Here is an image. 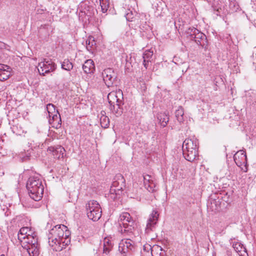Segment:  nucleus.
Returning <instances> with one entry per match:
<instances>
[{
    "instance_id": "46",
    "label": "nucleus",
    "mask_w": 256,
    "mask_h": 256,
    "mask_svg": "<svg viewBox=\"0 0 256 256\" xmlns=\"http://www.w3.org/2000/svg\"><path fill=\"white\" fill-rule=\"evenodd\" d=\"M4 208H2V210L4 213V215L6 216H8L10 213V210L7 206H4Z\"/></svg>"
},
{
    "instance_id": "39",
    "label": "nucleus",
    "mask_w": 256,
    "mask_h": 256,
    "mask_svg": "<svg viewBox=\"0 0 256 256\" xmlns=\"http://www.w3.org/2000/svg\"><path fill=\"white\" fill-rule=\"evenodd\" d=\"M131 58H132L131 56H130L129 58L128 56H126V63L125 67H126V69L128 70H130V67L132 66V62L130 61Z\"/></svg>"
},
{
    "instance_id": "14",
    "label": "nucleus",
    "mask_w": 256,
    "mask_h": 256,
    "mask_svg": "<svg viewBox=\"0 0 256 256\" xmlns=\"http://www.w3.org/2000/svg\"><path fill=\"white\" fill-rule=\"evenodd\" d=\"M26 240L22 244V246H32L34 244H38V238H36V234L34 233L32 234H28L26 235Z\"/></svg>"
},
{
    "instance_id": "23",
    "label": "nucleus",
    "mask_w": 256,
    "mask_h": 256,
    "mask_svg": "<svg viewBox=\"0 0 256 256\" xmlns=\"http://www.w3.org/2000/svg\"><path fill=\"white\" fill-rule=\"evenodd\" d=\"M158 118L160 121V125L162 127H165L169 121V116L168 114L166 113H162L158 114Z\"/></svg>"
},
{
    "instance_id": "47",
    "label": "nucleus",
    "mask_w": 256,
    "mask_h": 256,
    "mask_svg": "<svg viewBox=\"0 0 256 256\" xmlns=\"http://www.w3.org/2000/svg\"><path fill=\"white\" fill-rule=\"evenodd\" d=\"M110 251H108V249L106 248H103V252L102 256H109L108 254Z\"/></svg>"
},
{
    "instance_id": "37",
    "label": "nucleus",
    "mask_w": 256,
    "mask_h": 256,
    "mask_svg": "<svg viewBox=\"0 0 256 256\" xmlns=\"http://www.w3.org/2000/svg\"><path fill=\"white\" fill-rule=\"evenodd\" d=\"M134 14L132 11L128 10V12L126 14L125 16L127 20L132 21L134 17Z\"/></svg>"
},
{
    "instance_id": "40",
    "label": "nucleus",
    "mask_w": 256,
    "mask_h": 256,
    "mask_svg": "<svg viewBox=\"0 0 256 256\" xmlns=\"http://www.w3.org/2000/svg\"><path fill=\"white\" fill-rule=\"evenodd\" d=\"M57 68L56 64L51 60H49V73L54 72Z\"/></svg>"
},
{
    "instance_id": "4",
    "label": "nucleus",
    "mask_w": 256,
    "mask_h": 256,
    "mask_svg": "<svg viewBox=\"0 0 256 256\" xmlns=\"http://www.w3.org/2000/svg\"><path fill=\"white\" fill-rule=\"evenodd\" d=\"M126 187V180L122 175L118 174L114 178L112 185L110 190V196L116 200L118 196L122 194L123 188Z\"/></svg>"
},
{
    "instance_id": "26",
    "label": "nucleus",
    "mask_w": 256,
    "mask_h": 256,
    "mask_svg": "<svg viewBox=\"0 0 256 256\" xmlns=\"http://www.w3.org/2000/svg\"><path fill=\"white\" fill-rule=\"evenodd\" d=\"M101 114L102 116L100 118V125L102 128H106L109 126L110 120L107 116L102 114V112Z\"/></svg>"
},
{
    "instance_id": "16",
    "label": "nucleus",
    "mask_w": 256,
    "mask_h": 256,
    "mask_svg": "<svg viewBox=\"0 0 256 256\" xmlns=\"http://www.w3.org/2000/svg\"><path fill=\"white\" fill-rule=\"evenodd\" d=\"M86 209L87 213L90 212H92L95 210H100L101 208L100 205L96 200H91L86 204Z\"/></svg>"
},
{
    "instance_id": "52",
    "label": "nucleus",
    "mask_w": 256,
    "mask_h": 256,
    "mask_svg": "<svg viewBox=\"0 0 256 256\" xmlns=\"http://www.w3.org/2000/svg\"><path fill=\"white\" fill-rule=\"evenodd\" d=\"M216 256V253L213 254L212 256Z\"/></svg>"
},
{
    "instance_id": "45",
    "label": "nucleus",
    "mask_w": 256,
    "mask_h": 256,
    "mask_svg": "<svg viewBox=\"0 0 256 256\" xmlns=\"http://www.w3.org/2000/svg\"><path fill=\"white\" fill-rule=\"evenodd\" d=\"M143 249L144 251L148 252L149 250H151L152 252L153 250L151 246L148 244H146L143 246Z\"/></svg>"
},
{
    "instance_id": "27",
    "label": "nucleus",
    "mask_w": 256,
    "mask_h": 256,
    "mask_svg": "<svg viewBox=\"0 0 256 256\" xmlns=\"http://www.w3.org/2000/svg\"><path fill=\"white\" fill-rule=\"evenodd\" d=\"M38 69L40 75L44 76V74H48V66L44 62L39 63Z\"/></svg>"
},
{
    "instance_id": "12",
    "label": "nucleus",
    "mask_w": 256,
    "mask_h": 256,
    "mask_svg": "<svg viewBox=\"0 0 256 256\" xmlns=\"http://www.w3.org/2000/svg\"><path fill=\"white\" fill-rule=\"evenodd\" d=\"M159 214L156 210H153L152 214L150 216V218L148 220L146 224V230H152V228L154 226L158 221Z\"/></svg>"
},
{
    "instance_id": "29",
    "label": "nucleus",
    "mask_w": 256,
    "mask_h": 256,
    "mask_svg": "<svg viewBox=\"0 0 256 256\" xmlns=\"http://www.w3.org/2000/svg\"><path fill=\"white\" fill-rule=\"evenodd\" d=\"M102 12L105 13L108 10L110 7L109 0H99Z\"/></svg>"
},
{
    "instance_id": "21",
    "label": "nucleus",
    "mask_w": 256,
    "mask_h": 256,
    "mask_svg": "<svg viewBox=\"0 0 256 256\" xmlns=\"http://www.w3.org/2000/svg\"><path fill=\"white\" fill-rule=\"evenodd\" d=\"M24 248L26 249L30 256H36L38 254V244L32 246H23Z\"/></svg>"
},
{
    "instance_id": "24",
    "label": "nucleus",
    "mask_w": 256,
    "mask_h": 256,
    "mask_svg": "<svg viewBox=\"0 0 256 256\" xmlns=\"http://www.w3.org/2000/svg\"><path fill=\"white\" fill-rule=\"evenodd\" d=\"M210 202L208 203V206L214 210H218V209L220 208V199L218 198L217 200L215 198H210Z\"/></svg>"
},
{
    "instance_id": "17",
    "label": "nucleus",
    "mask_w": 256,
    "mask_h": 256,
    "mask_svg": "<svg viewBox=\"0 0 256 256\" xmlns=\"http://www.w3.org/2000/svg\"><path fill=\"white\" fill-rule=\"evenodd\" d=\"M124 104V102H122L110 106V110L116 116L118 117L122 114L123 110L122 106Z\"/></svg>"
},
{
    "instance_id": "10",
    "label": "nucleus",
    "mask_w": 256,
    "mask_h": 256,
    "mask_svg": "<svg viewBox=\"0 0 256 256\" xmlns=\"http://www.w3.org/2000/svg\"><path fill=\"white\" fill-rule=\"evenodd\" d=\"M79 17L84 16L87 17L88 19L89 20L94 14V8L89 4H82L79 8Z\"/></svg>"
},
{
    "instance_id": "42",
    "label": "nucleus",
    "mask_w": 256,
    "mask_h": 256,
    "mask_svg": "<svg viewBox=\"0 0 256 256\" xmlns=\"http://www.w3.org/2000/svg\"><path fill=\"white\" fill-rule=\"evenodd\" d=\"M28 228L27 227H23L21 228L18 232L20 234H21L22 236H26L28 235Z\"/></svg>"
},
{
    "instance_id": "19",
    "label": "nucleus",
    "mask_w": 256,
    "mask_h": 256,
    "mask_svg": "<svg viewBox=\"0 0 256 256\" xmlns=\"http://www.w3.org/2000/svg\"><path fill=\"white\" fill-rule=\"evenodd\" d=\"M102 210H95L92 212H87L88 217L93 221H98L102 216Z\"/></svg>"
},
{
    "instance_id": "8",
    "label": "nucleus",
    "mask_w": 256,
    "mask_h": 256,
    "mask_svg": "<svg viewBox=\"0 0 256 256\" xmlns=\"http://www.w3.org/2000/svg\"><path fill=\"white\" fill-rule=\"evenodd\" d=\"M104 81L108 87L112 86L116 76L114 70L110 68H108L104 70L102 72Z\"/></svg>"
},
{
    "instance_id": "7",
    "label": "nucleus",
    "mask_w": 256,
    "mask_h": 256,
    "mask_svg": "<svg viewBox=\"0 0 256 256\" xmlns=\"http://www.w3.org/2000/svg\"><path fill=\"white\" fill-rule=\"evenodd\" d=\"M49 124L52 125V127L58 128L60 126L61 122L60 116L58 114V110H56V114H52V112L53 111L55 112V106L52 104L49 103Z\"/></svg>"
},
{
    "instance_id": "13",
    "label": "nucleus",
    "mask_w": 256,
    "mask_h": 256,
    "mask_svg": "<svg viewBox=\"0 0 256 256\" xmlns=\"http://www.w3.org/2000/svg\"><path fill=\"white\" fill-rule=\"evenodd\" d=\"M49 152L52 153L54 158L60 159L64 157L65 150L62 146L58 145L49 146Z\"/></svg>"
},
{
    "instance_id": "30",
    "label": "nucleus",
    "mask_w": 256,
    "mask_h": 256,
    "mask_svg": "<svg viewBox=\"0 0 256 256\" xmlns=\"http://www.w3.org/2000/svg\"><path fill=\"white\" fill-rule=\"evenodd\" d=\"M198 29L194 27H190L186 30V34H187V36L191 40H193V36L196 34Z\"/></svg>"
},
{
    "instance_id": "33",
    "label": "nucleus",
    "mask_w": 256,
    "mask_h": 256,
    "mask_svg": "<svg viewBox=\"0 0 256 256\" xmlns=\"http://www.w3.org/2000/svg\"><path fill=\"white\" fill-rule=\"evenodd\" d=\"M153 56V52L150 50H146L143 54L142 58L144 60H146L147 61H151Z\"/></svg>"
},
{
    "instance_id": "25",
    "label": "nucleus",
    "mask_w": 256,
    "mask_h": 256,
    "mask_svg": "<svg viewBox=\"0 0 256 256\" xmlns=\"http://www.w3.org/2000/svg\"><path fill=\"white\" fill-rule=\"evenodd\" d=\"M73 64L68 59H64L61 63V68L62 69L67 71H70L73 68Z\"/></svg>"
},
{
    "instance_id": "31",
    "label": "nucleus",
    "mask_w": 256,
    "mask_h": 256,
    "mask_svg": "<svg viewBox=\"0 0 256 256\" xmlns=\"http://www.w3.org/2000/svg\"><path fill=\"white\" fill-rule=\"evenodd\" d=\"M113 246V244L112 240L108 238H105L104 240V247L103 248H106L108 251L112 250Z\"/></svg>"
},
{
    "instance_id": "3",
    "label": "nucleus",
    "mask_w": 256,
    "mask_h": 256,
    "mask_svg": "<svg viewBox=\"0 0 256 256\" xmlns=\"http://www.w3.org/2000/svg\"><path fill=\"white\" fill-rule=\"evenodd\" d=\"M198 142L193 138H186L182 144L183 155L187 160L193 162L198 156Z\"/></svg>"
},
{
    "instance_id": "32",
    "label": "nucleus",
    "mask_w": 256,
    "mask_h": 256,
    "mask_svg": "<svg viewBox=\"0 0 256 256\" xmlns=\"http://www.w3.org/2000/svg\"><path fill=\"white\" fill-rule=\"evenodd\" d=\"M230 2V8L233 12H236L240 8L236 0H228Z\"/></svg>"
},
{
    "instance_id": "43",
    "label": "nucleus",
    "mask_w": 256,
    "mask_h": 256,
    "mask_svg": "<svg viewBox=\"0 0 256 256\" xmlns=\"http://www.w3.org/2000/svg\"><path fill=\"white\" fill-rule=\"evenodd\" d=\"M10 68L9 66L3 64H0V70L10 72Z\"/></svg>"
},
{
    "instance_id": "48",
    "label": "nucleus",
    "mask_w": 256,
    "mask_h": 256,
    "mask_svg": "<svg viewBox=\"0 0 256 256\" xmlns=\"http://www.w3.org/2000/svg\"><path fill=\"white\" fill-rule=\"evenodd\" d=\"M150 62L151 61H147V60H146L144 59L143 64L146 69H147L148 68V64H149Z\"/></svg>"
},
{
    "instance_id": "18",
    "label": "nucleus",
    "mask_w": 256,
    "mask_h": 256,
    "mask_svg": "<svg viewBox=\"0 0 256 256\" xmlns=\"http://www.w3.org/2000/svg\"><path fill=\"white\" fill-rule=\"evenodd\" d=\"M86 48L90 52L93 53L96 48V42L92 36H88L86 41Z\"/></svg>"
},
{
    "instance_id": "35",
    "label": "nucleus",
    "mask_w": 256,
    "mask_h": 256,
    "mask_svg": "<svg viewBox=\"0 0 256 256\" xmlns=\"http://www.w3.org/2000/svg\"><path fill=\"white\" fill-rule=\"evenodd\" d=\"M144 187L147 190L151 192H153L155 190L156 185L154 182H152L150 183H148L147 184H144Z\"/></svg>"
},
{
    "instance_id": "2",
    "label": "nucleus",
    "mask_w": 256,
    "mask_h": 256,
    "mask_svg": "<svg viewBox=\"0 0 256 256\" xmlns=\"http://www.w3.org/2000/svg\"><path fill=\"white\" fill-rule=\"evenodd\" d=\"M26 187L32 199L35 201L42 199L44 194V186L42 180L38 176L30 177L27 182Z\"/></svg>"
},
{
    "instance_id": "49",
    "label": "nucleus",
    "mask_w": 256,
    "mask_h": 256,
    "mask_svg": "<svg viewBox=\"0 0 256 256\" xmlns=\"http://www.w3.org/2000/svg\"><path fill=\"white\" fill-rule=\"evenodd\" d=\"M154 248H159L160 250H162V248L161 246H154Z\"/></svg>"
},
{
    "instance_id": "6",
    "label": "nucleus",
    "mask_w": 256,
    "mask_h": 256,
    "mask_svg": "<svg viewBox=\"0 0 256 256\" xmlns=\"http://www.w3.org/2000/svg\"><path fill=\"white\" fill-rule=\"evenodd\" d=\"M234 160L236 166L246 172L248 170V158L246 151L242 150L238 151L234 156Z\"/></svg>"
},
{
    "instance_id": "41",
    "label": "nucleus",
    "mask_w": 256,
    "mask_h": 256,
    "mask_svg": "<svg viewBox=\"0 0 256 256\" xmlns=\"http://www.w3.org/2000/svg\"><path fill=\"white\" fill-rule=\"evenodd\" d=\"M119 251H120L122 253L126 254L130 250L126 247L123 246L122 245L120 244L119 245Z\"/></svg>"
},
{
    "instance_id": "15",
    "label": "nucleus",
    "mask_w": 256,
    "mask_h": 256,
    "mask_svg": "<svg viewBox=\"0 0 256 256\" xmlns=\"http://www.w3.org/2000/svg\"><path fill=\"white\" fill-rule=\"evenodd\" d=\"M82 69L86 74L92 73L95 70L94 61L91 59L86 60L82 65Z\"/></svg>"
},
{
    "instance_id": "51",
    "label": "nucleus",
    "mask_w": 256,
    "mask_h": 256,
    "mask_svg": "<svg viewBox=\"0 0 256 256\" xmlns=\"http://www.w3.org/2000/svg\"><path fill=\"white\" fill-rule=\"evenodd\" d=\"M46 111L48 112V104L46 105Z\"/></svg>"
},
{
    "instance_id": "9",
    "label": "nucleus",
    "mask_w": 256,
    "mask_h": 256,
    "mask_svg": "<svg viewBox=\"0 0 256 256\" xmlns=\"http://www.w3.org/2000/svg\"><path fill=\"white\" fill-rule=\"evenodd\" d=\"M108 100L110 106L123 102V94L120 90L112 91L108 95Z\"/></svg>"
},
{
    "instance_id": "22",
    "label": "nucleus",
    "mask_w": 256,
    "mask_h": 256,
    "mask_svg": "<svg viewBox=\"0 0 256 256\" xmlns=\"http://www.w3.org/2000/svg\"><path fill=\"white\" fill-rule=\"evenodd\" d=\"M232 247L234 250L238 253V254L240 256H242V254H241V252L242 250H244L245 253L248 254L246 252V248L243 246L242 244L239 242H234L232 244Z\"/></svg>"
},
{
    "instance_id": "53",
    "label": "nucleus",
    "mask_w": 256,
    "mask_h": 256,
    "mask_svg": "<svg viewBox=\"0 0 256 256\" xmlns=\"http://www.w3.org/2000/svg\"><path fill=\"white\" fill-rule=\"evenodd\" d=\"M0 256H4V255H3V254H2V255H1Z\"/></svg>"
},
{
    "instance_id": "20",
    "label": "nucleus",
    "mask_w": 256,
    "mask_h": 256,
    "mask_svg": "<svg viewBox=\"0 0 256 256\" xmlns=\"http://www.w3.org/2000/svg\"><path fill=\"white\" fill-rule=\"evenodd\" d=\"M184 110L182 106H178V108L175 112V117L178 122L182 124L184 121Z\"/></svg>"
},
{
    "instance_id": "38",
    "label": "nucleus",
    "mask_w": 256,
    "mask_h": 256,
    "mask_svg": "<svg viewBox=\"0 0 256 256\" xmlns=\"http://www.w3.org/2000/svg\"><path fill=\"white\" fill-rule=\"evenodd\" d=\"M143 180L144 185L147 184L148 182L150 183L152 182H153V180L151 179V176L148 174L143 176Z\"/></svg>"
},
{
    "instance_id": "28",
    "label": "nucleus",
    "mask_w": 256,
    "mask_h": 256,
    "mask_svg": "<svg viewBox=\"0 0 256 256\" xmlns=\"http://www.w3.org/2000/svg\"><path fill=\"white\" fill-rule=\"evenodd\" d=\"M133 243L134 242L132 240L126 239L125 240H122L120 242V244H121V246L122 245L123 246L128 248L130 251H133L134 249Z\"/></svg>"
},
{
    "instance_id": "11",
    "label": "nucleus",
    "mask_w": 256,
    "mask_h": 256,
    "mask_svg": "<svg viewBox=\"0 0 256 256\" xmlns=\"http://www.w3.org/2000/svg\"><path fill=\"white\" fill-rule=\"evenodd\" d=\"M194 42L199 46H200L202 48L205 50L207 49L208 46V40L206 36L198 30V32L196 33V34L193 36V40Z\"/></svg>"
},
{
    "instance_id": "50",
    "label": "nucleus",
    "mask_w": 256,
    "mask_h": 256,
    "mask_svg": "<svg viewBox=\"0 0 256 256\" xmlns=\"http://www.w3.org/2000/svg\"><path fill=\"white\" fill-rule=\"evenodd\" d=\"M210 4H213V2L214 1V0H206Z\"/></svg>"
},
{
    "instance_id": "34",
    "label": "nucleus",
    "mask_w": 256,
    "mask_h": 256,
    "mask_svg": "<svg viewBox=\"0 0 256 256\" xmlns=\"http://www.w3.org/2000/svg\"><path fill=\"white\" fill-rule=\"evenodd\" d=\"M10 72L0 70V80L4 81L9 78Z\"/></svg>"
},
{
    "instance_id": "36",
    "label": "nucleus",
    "mask_w": 256,
    "mask_h": 256,
    "mask_svg": "<svg viewBox=\"0 0 256 256\" xmlns=\"http://www.w3.org/2000/svg\"><path fill=\"white\" fill-rule=\"evenodd\" d=\"M30 156L29 153L24 152L20 154L19 158L22 162H24L29 160L30 159Z\"/></svg>"
},
{
    "instance_id": "1",
    "label": "nucleus",
    "mask_w": 256,
    "mask_h": 256,
    "mask_svg": "<svg viewBox=\"0 0 256 256\" xmlns=\"http://www.w3.org/2000/svg\"><path fill=\"white\" fill-rule=\"evenodd\" d=\"M69 236V231L67 227L64 225H56L49 230V246L56 252L61 251L64 248V244L62 240L64 238H67Z\"/></svg>"
},
{
    "instance_id": "5",
    "label": "nucleus",
    "mask_w": 256,
    "mask_h": 256,
    "mask_svg": "<svg viewBox=\"0 0 256 256\" xmlns=\"http://www.w3.org/2000/svg\"><path fill=\"white\" fill-rule=\"evenodd\" d=\"M120 225L122 226L120 230L122 233L129 234H132L134 230L136 224L132 219L130 214L128 212H124L120 216Z\"/></svg>"
},
{
    "instance_id": "44",
    "label": "nucleus",
    "mask_w": 256,
    "mask_h": 256,
    "mask_svg": "<svg viewBox=\"0 0 256 256\" xmlns=\"http://www.w3.org/2000/svg\"><path fill=\"white\" fill-rule=\"evenodd\" d=\"M18 239L19 240L22 242V244L23 242H24L25 240H26V236H25V235L22 236L20 233H18Z\"/></svg>"
}]
</instances>
